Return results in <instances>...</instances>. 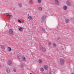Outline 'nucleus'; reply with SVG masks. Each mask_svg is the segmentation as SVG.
Returning <instances> with one entry per match:
<instances>
[{
  "label": "nucleus",
  "instance_id": "nucleus-1",
  "mask_svg": "<svg viewBox=\"0 0 74 74\" xmlns=\"http://www.w3.org/2000/svg\"><path fill=\"white\" fill-rule=\"evenodd\" d=\"M46 15H44L41 17V22H44L45 21L46 18Z\"/></svg>",
  "mask_w": 74,
  "mask_h": 74
},
{
  "label": "nucleus",
  "instance_id": "nucleus-2",
  "mask_svg": "<svg viewBox=\"0 0 74 74\" xmlns=\"http://www.w3.org/2000/svg\"><path fill=\"white\" fill-rule=\"evenodd\" d=\"M60 64L61 65H64V60L63 58H60Z\"/></svg>",
  "mask_w": 74,
  "mask_h": 74
},
{
  "label": "nucleus",
  "instance_id": "nucleus-3",
  "mask_svg": "<svg viewBox=\"0 0 74 74\" xmlns=\"http://www.w3.org/2000/svg\"><path fill=\"white\" fill-rule=\"evenodd\" d=\"M41 51H43V52H45L46 51V48L44 47H40L39 48Z\"/></svg>",
  "mask_w": 74,
  "mask_h": 74
},
{
  "label": "nucleus",
  "instance_id": "nucleus-4",
  "mask_svg": "<svg viewBox=\"0 0 74 74\" xmlns=\"http://www.w3.org/2000/svg\"><path fill=\"white\" fill-rule=\"evenodd\" d=\"M9 33L10 35H12L13 34L14 32L11 29H10L9 31Z\"/></svg>",
  "mask_w": 74,
  "mask_h": 74
},
{
  "label": "nucleus",
  "instance_id": "nucleus-5",
  "mask_svg": "<svg viewBox=\"0 0 74 74\" xmlns=\"http://www.w3.org/2000/svg\"><path fill=\"white\" fill-rule=\"evenodd\" d=\"M66 3L67 5H68L69 6H71V3H70V2L69 1V0L67 1Z\"/></svg>",
  "mask_w": 74,
  "mask_h": 74
},
{
  "label": "nucleus",
  "instance_id": "nucleus-6",
  "mask_svg": "<svg viewBox=\"0 0 74 74\" xmlns=\"http://www.w3.org/2000/svg\"><path fill=\"white\" fill-rule=\"evenodd\" d=\"M7 64L9 66H11V64H12V62L11 60H9L7 62Z\"/></svg>",
  "mask_w": 74,
  "mask_h": 74
},
{
  "label": "nucleus",
  "instance_id": "nucleus-7",
  "mask_svg": "<svg viewBox=\"0 0 74 74\" xmlns=\"http://www.w3.org/2000/svg\"><path fill=\"white\" fill-rule=\"evenodd\" d=\"M55 2V4L56 5H59V3L58 2V0H54Z\"/></svg>",
  "mask_w": 74,
  "mask_h": 74
},
{
  "label": "nucleus",
  "instance_id": "nucleus-8",
  "mask_svg": "<svg viewBox=\"0 0 74 74\" xmlns=\"http://www.w3.org/2000/svg\"><path fill=\"white\" fill-rule=\"evenodd\" d=\"M6 71L8 74H10V72H11L10 71V69L8 68H7L6 69Z\"/></svg>",
  "mask_w": 74,
  "mask_h": 74
},
{
  "label": "nucleus",
  "instance_id": "nucleus-9",
  "mask_svg": "<svg viewBox=\"0 0 74 74\" xmlns=\"http://www.w3.org/2000/svg\"><path fill=\"white\" fill-rule=\"evenodd\" d=\"M66 23H69L70 20L69 18H66L65 19Z\"/></svg>",
  "mask_w": 74,
  "mask_h": 74
},
{
  "label": "nucleus",
  "instance_id": "nucleus-10",
  "mask_svg": "<svg viewBox=\"0 0 74 74\" xmlns=\"http://www.w3.org/2000/svg\"><path fill=\"white\" fill-rule=\"evenodd\" d=\"M44 69L46 70L48 69V66L47 65H45L44 66Z\"/></svg>",
  "mask_w": 74,
  "mask_h": 74
},
{
  "label": "nucleus",
  "instance_id": "nucleus-11",
  "mask_svg": "<svg viewBox=\"0 0 74 74\" xmlns=\"http://www.w3.org/2000/svg\"><path fill=\"white\" fill-rule=\"evenodd\" d=\"M62 8L63 10H66L67 9V7L66 6H63Z\"/></svg>",
  "mask_w": 74,
  "mask_h": 74
},
{
  "label": "nucleus",
  "instance_id": "nucleus-12",
  "mask_svg": "<svg viewBox=\"0 0 74 74\" xmlns=\"http://www.w3.org/2000/svg\"><path fill=\"white\" fill-rule=\"evenodd\" d=\"M18 5L20 8H22V4L21 3H18Z\"/></svg>",
  "mask_w": 74,
  "mask_h": 74
},
{
  "label": "nucleus",
  "instance_id": "nucleus-13",
  "mask_svg": "<svg viewBox=\"0 0 74 74\" xmlns=\"http://www.w3.org/2000/svg\"><path fill=\"white\" fill-rule=\"evenodd\" d=\"M11 47H8V48H7V51H9V52H10V51H11Z\"/></svg>",
  "mask_w": 74,
  "mask_h": 74
},
{
  "label": "nucleus",
  "instance_id": "nucleus-14",
  "mask_svg": "<svg viewBox=\"0 0 74 74\" xmlns=\"http://www.w3.org/2000/svg\"><path fill=\"white\" fill-rule=\"evenodd\" d=\"M22 59L23 60V61H26V58L25 57L22 56L21 57Z\"/></svg>",
  "mask_w": 74,
  "mask_h": 74
},
{
  "label": "nucleus",
  "instance_id": "nucleus-15",
  "mask_svg": "<svg viewBox=\"0 0 74 74\" xmlns=\"http://www.w3.org/2000/svg\"><path fill=\"white\" fill-rule=\"evenodd\" d=\"M1 48H2V49H3V50L5 49V48L4 47V45H1Z\"/></svg>",
  "mask_w": 74,
  "mask_h": 74
},
{
  "label": "nucleus",
  "instance_id": "nucleus-16",
  "mask_svg": "<svg viewBox=\"0 0 74 74\" xmlns=\"http://www.w3.org/2000/svg\"><path fill=\"white\" fill-rule=\"evenodd\" d=\"M28 19H30V20H32V19H33V17H32V16H29L28 17Z\"/></svg>",
  "mask_w": 74,
  "mask_h": 74
},
{
  "label": "nucleus",
  "instance_id": "nucleus-17",
  "mask_svg": "<svg viewBox=\"0 0 74 74\" xmlns=\"http://www.w3.org/2000/svg\"><path fill=\"white\" fill-rule=\"evenodd\" d=\"M40 70L41 72H43L44 71V69L43 68H41L40 69Z\"/></svg>",
  "mask_w": 74,
  "mask_h": 74
},
{
  "label": "nucleus",
  "instance_id": "nucleus-18",
  "mask_svg": "<svg viewBox=\"0 0 74 74\" xmlns=\"http://www.w3.org/2000/svg\"><path fill=\"white\" fill-rule=\"evenodd\" d=\"M18 30L20 32H22L23 31V30L22 29V28L21 27H20L18 28Z\"/></svg>",
  "mask_w": 74,
  "mask_h": 74
},
{
  "label": "nucleus",
  "instance_id": "nucleus-19",
  "mask_svg": "<svg viewBox=\"0 0 74 74\" xmlns=\"http://www.w3.org/2000/svg\"><path fill=\"white\" fill-rule=\"evenodd\" d=\"M38 62L39 63H42V61L41 59H39Z\"/></svg>",
  "mask_w": 74,
  "mask_h": 74
},
{
  "label": "nucleus",
  "instance_id": "nucleus-20",
  "mask_svg": "<svg viewBox=\"0 0 74 74\" xmlns=\"http://www.w3.org/2000/svg\"><path fill=\"white\" fill-rule=\"evenodd\" d=\"M37 2L39 4H40L41 3V0H38Z\"/></svg>",
  "mask_w": 74,
  "mask_h": 74
},
{
  "label": "nucleus",
  "instance_id": "nucleus-21",
  "mask_svg": "<svg viewBox=\"0 0 74 74\" xmlns=\"http://www.w3.org/2000/svg\"><path fill=\"white\" fill-rule=\"evenodd\" d=\"M10 16L9 18L10 19H12V18H13V16H12V15H10V16Z\"/></svg>",
  "mask_w": 74,
  "mask_h": 74
},
{
  "label": "nucleus",
  "instance_id": "nucleus-22",
  "mask_svg": "<svg viewBox=\"0 0 74 74\" xmlns=\"http://www.w3.org/2000/svg\"><path fill=\"white\" fill-rule=\"evenodd\" d=\"M38 10L39 11H42V8H41V7H40L38 8Z\"/></svg>",
  "mask_w": 74,
  "mask_h": 74
},
{
  "label": "nucleus",
  "instance_id": "nucleus-23",
  "mask_svg": "<svg viewBox=\"0 0 74 74\" xmlns=\"http://www.w3.org/2000/svg\"><path fill=\"white\" fill-rule=\"evenodd\" d=\"M6 15H7V16H10V13H7L6 14Z\"/></svg>",
  "mask_w": 74,
  "mask_h": 74
},
{
  "label": "nucleus",
  "instance_id": "nucleus-24",
  "mask_svg": "<svg viewBox=\"0 0 74 74\" xmlns=\"http://www.w3.org/2000/svg\"><path fill=\"white\" fill-rule=\"evenodd\" d=\"M53 45L54 47H56V45L55 43H53Z\"/></svg>",
  "mask_w": 74,
  "mask_h": 74
},
{
  "label": "nucleus",
  "instance_id": "nucleus-25",
  "mask_svg": "<svg viewBox=\"0 0 74 74\" xmlns=\"http://www.w3.org/2000/svg\"><path fill=\"white\" fill-rule=\"evenodd\" d=\"M42 30L43 31V32H45V29L44 28H42Z\"/></svg>",
  "mask_w": 74,
  "mask_h": 74
},
{
  "label": "nucleus",
  "instance_id": "nucleus-26",
  "mask_svg": "<svg viewBox=\"0 0 74 74\" xmlns=\"http://www.w3.org/2000/svg\"><path fill=\"white\" fill-rule=\"evenodd\" d=\"M23 64H21V67H22V68H23Z\"/></svg>",
  "mask_w": 74,
  "mask_h": 74
},
{
  "label": "nucleus",
  "instance_id": "nucleus-27",
  "mask_svg": "<svg viewBox=\"0 0 74 74\" xmlns=\"http://www.w3.org/2000/svg\"><path fill=\"white\" fill-rule=\"evenodd\" d=\"M18 22H19V23H22V22L19 19L18 20Z\"/></svg>",
  "mask_w": 74,
  "mask_h": 74
},
{
  "label": "nucleus",
  "instance_id": "nucleus-28",
  "mask_svg": "<svg viewBox=\"0 0 74 74\" xmlns=\"http://www.w3.org/2000/svg\"><path fill=\"white\" fill-rule=\"evenodd\" d=\"M13 71L14 72H16V70L15 68H14L13 69Z\"/></svg>",
  "mask_w": 74,
  "mask_h": 74
},
{
  "label": "nucleus",
  "instance_id": "nucleus-29",
  "mask_svg": "<svg viewBox=\"0 0 74 74\" xmlns=\"http://www.w3.org/2000/svg\"><path fill=\"white\" fill-rule=\"evenodd\" d=\"M51 42H49L48 43V45H49L50 46L51 45Z\"/></svg>",
  "mask_w": 74,
  "mask_h": 74
},
{
  "label": "nucleus",
  "instance_id": "nucleus-30",
  "mask_svg": "<svg viewBox=\"0 0 74 74\" xmlns=\"http://www.w3.org/2000/svg\"><path fill=\"white\" fill-rule=\"evenodd\" d=\"M17 58L18 59H20V57H19V56L18 55L17 56Z\"/></svg>",
  "mask_w": 74,
  "mask_h": 74
},
{
  "label": "nucleus",
  "instance_id": "nucleus-31",
  "mask_svg": "<svg viewBox=\"0 0 74 74\" xmlns=\"http://www.w3.org/2000/svg\"><path fill=\"white\" fill-rule=\"evenodd\" d=\"M29 4H31L32 3V2H31V1L29 0Z\"/></svg>",
  "mask_w": 74,
  "mask_h": 74
},
{
  "label": "nucleus",
  "instance_id": "nucleus-32",
  "mask_svg": "<svg viewBox=\"0 0 74 74\" xmlns=\"http://www.w3.org/2000/svg\"><path fill=\"white\" fill-rule=\"evenodd\" d=\"M49 74H52V73H51V71H49Z\"/></svg>",
  "mask_w": 74,
  "mask_h": 74
},
{
  "label": "nucleus",
  "instance_id": "nucleus-33",
  "mask_svg": "<svg viewBox=\"0 0 74 74\" xmlns=\"http://www.w3.org/2000/svg\"><path fill=\"white\" fill-rule=\"evenodd\" d=\"M32 55H35V53H32Z\"/></svg>",
  "mask_w": 74,
  "mask_h": 74
},
{
  "label": "nucleus",
  "instance_id": "nucleus-34",
  "mask_svg": "<svg viewBox=\"0 0 74 74\" xmlns=\"http://www.w3.org/2000/svg\"><path fill=\"white\" fill-rule=\"evenodd\" d=\"M56 40H59V38H57L56 39Z\"/></svg>",
  "mask_w": 74,
  "mask_h": 74
},
{
  "label": "nucleus",
  "instance_id": "nucleus-35",
  "mask_svg": "<svg viewBox=\"0 0 74 74\" xmlns=\"http://www.w3.org/2000/svg\"><path fill=\"white\" fill-rule=\"evenodd\" d=\"M71 74H74V73H71Z\"/></svg>",
  "mask_w": 74,
  "mask_h": 74
},
{
  "label": "nucleus",
  "instance_id": "nucleus-36",
  "mask_svg": "<svg viewBox=\"0 0 74 74\" xmlns=\"http://www.w3.org/2000/svg\"><path fill=\"white\" fill-rule=\"evenodd\" d=\"M29 74H32V73H30Z\"/></svg>",
  "mask_w": 74,
  "mask_h": 74
},
{
  "label": "nucleus",
  "instance_id": "nucleus-37",
  "mask_svg": "<svg viewBox=\"0 0 74 74\" xmlns=\"http://www.w3.org/2000/svg\"><path fill=\"white\" fill-rule=\"evenodd\" d=\"M28 16H29V14H28Z\"/></svg>",
  "mask_w": 74,
  "mask_h": 74
},
{
  "label": "nucleus",
  "instance_id": "nucleus-38",
  "mask_svg": "<svg viewBox=\"0 0 74 74\" xmlns=\"http://www.w3.org/2000/svg\"><path fill=\"white\" fill-rule=\"evenodd\" d=\"M0 68H1V66L0 65Z\"/></svg>",
  "mask_w": 74,
  "mask_h": 74
}]
</instances>
